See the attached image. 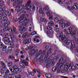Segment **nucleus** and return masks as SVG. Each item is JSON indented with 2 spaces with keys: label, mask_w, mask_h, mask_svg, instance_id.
Wrapping results in <instances>:
<instances>
[{
  "label": "nucleus",
  "mask_w": 78,
  "mask_h": 78,
  "mask_svg": "<svg viewBox=\"0 0 78 78\" xmlns=\"http://www.w3.org/2000/svg\"><path fill=\"white\" fill-rule=\"evenodd\" d=\"M42 51L41 50H40V51H39V52L38 53L39 54V55H42Z\"/></svg>",
  "instance_id": "864d4df0"
},
{
  "label": "nucleus",
  "mask_w": 78,
  "mask_h": 78,
  "mask_svg": "<svg viewBox=\"0 0 78 78\" xmlns=\"http://www.w3.org/2000/svg\"><path fill=\"white\" fill-rule=\"evenodd\" d=\"M17 78H22V75H19L17 76Z\"/></svg>",
  "instance_id": "774afa93"
},
{
  "label": "nucleus",
  "mask_w": 78,
  "mask_h": 78,
  "mask_svg": "<svg viewBox=\"0 0 78 78\" xmlns=\"http://www.w3.org/2000/svg\"><path fill=\"white\" fill-rule=\"evenodd\" d=\"M54 30L55 31V32H59V29L58 28H56V27H55L54 28Z\"/></svg>",
  "instance_id": "e433bc0d"
},
{
  "label": "nucleus",
  "mask_w": 78,
  "mask_h": 78,
  "mask_svg": "<svg viewBox=\"0 0 78 78\" xmlns=\"http://www.w3.org/2000/svg\"><path fill=\"white\" fill-rule=\"evenodd\" d=\"M31 3V2L30 1H29L26 4V6L27 7H28V6H30V8H31V6L30 5Z\"/></svg>",
  "instance_id": "4be33fe9"
},
{
  "label": "nucleus",
  "mask_w": 78,
  "mask_h": 78,
  "mask_svg": "<svg viewBox=\"0 0 78 78\" xmlns=\"http://www.w3.org/2000/svg\"><path fill=\"white\" fill-rule=\"evenodd\" d=\"M45 76L47 78H51L52 77L50 73H46L45 74Z\"/></svg>",
  "instance_id": "2eb2a0df"
},
{
  "label": "nucleus",
  "mask_w": 78,
  "mask_h": 78,
  "mask_svg": "<svg viewBox=\"0 0 78 78\" xmlns=\"http://www.w3.org/2000/svg\"><path fill=\"white\" fill-rule=\"evenodd\" d=\"M61 70V67H59V68H58L57 69V72L58 73H59V72H60V71Z\"/></svg>",
  "instance_id": "de8ad7c7"
},
{
  "label": "nucleus",
  "mask_w": 78,
  "mask_h": 78,
  "mask_svg": "<svg viewBox=\"0 0 78 78\" xmlns=\"http://www.w3.org/2000/svg\"><path fill=\"white\" fill-rule=\"evenodd\" d=\"M66 70H66V69H65V70L62 69V70L61 73H65V72H66Z\"/></svg>",
  "instance_id": "603ef678"
},
{
  "label": "nucleus",
  "mask_w": 78,
  "mask_h": 78,
  "mask_svg": "<svg viewBox=\"0 0 78 78\" xmlns=\"http://www.w3.org/2000/svg\"><path fill=\"white\" fill-rule=\"evenodd\" d=\"M48 26H53L54 25V23L52 21H50L49 23H48Z\"/></svg>",
  "instance_id": "a211bd4d"
},
{
  "label": "nucleus",
  "mask_w": 78,
  "mask_h": 78,
  "mask_svg": "<svg viewBox=\"0 0 78 78\" xmlns=\"http://www.w3.org/2000/svg\"><path fill=\"white\" fill-rule=\"evenodd\" d=\"M7 40H8V41H9V42H11V41H12V38H7V37H4V38H3V40H5V39H6Z\"/></svg>",
  "instance_id": "5701e85b"
},
{
  "label": "nucleus",
  "mask_w": 78,
  "mask_h": 78,
  "mask_svg": "<svg viewBox=\"0 0 78 78\" xmlns=\"http://www.w3.org/2000/svg\"><path fill=\"white\" fill-rule=\"evenodd\" d=\"M20 67H23V66H24L23 65V64H22V62H20Z\"/></svg>",
  "instance_id": "052dcab7"
},
{
  "label": "nucleus",
  "mask_w": 78,
  "mask_h": 78,
  "mask_svg": "<svg viewBox=\"0 0 78 78\" xmlns=\"http://www.w3.org/2000/svg\"><path fill=\"white\" fill-rule=\"evenodd\" d=\"M40 21H41V22H45L46 20H46V19L45 18H41L40 19Z\"/></svg>",
  "instance_id": "cd10ccee"
},
{
  "label": "nucleus",
  "mask_w": 78,
  "mask_h": 78,
  "mask_svg": "<svg viewBox=\"0 0 78 78\" xmlns=\"http://www.w3.org/2000/svg\"><path fill=\"white\" fill-rule=\"evenodd\" d=\"M63 66V63H57V65L56 66V67H62V66Z\"/></svg>",
  "instance_id": "4468645a"
},
{
  "label": "nucleus",
  "mask_w": 78,
  "mask_h": 78,
  "mask_svg": "<svg viewBox=\"0 0 78 78\" xmlns=\"http://www.w3.org/2000/svg\"><path fill=\"white\" fill-rule=\"evenodd\" d=\"M74 40L76 41V43L77 44L78 43V38L75 37H74V38H73Z\"/></svg>",
  "instance_id": "c9c22d12"
},
{
  "label": "nucleus",
  "mask_w": 78,
  "mask_h": 78,
  "mask_svg": "<svg viewBox=\"0 0 78 78\" xmlns=\"http://www.w3.org/2000/svg\"><path fill=\"white\" fill-rule=\"evenodd\" d=\"M28 73L29 75H32V76H34V73L32 72L29 73L28 72Z\"/></svg>",
  "instance_id": "a19ab883"
},
{
  "label": "nucleus",
  "mask_w": 78,
  "mask_h": 78,
  "mask_svg": "<svg viewBox=\"0 0 78 78\" xmlns=\"http://www.w3.org/2000/svg\"><path fill=\"white\" fill-rule=\"evenodd\" d=\"M12 73V74L13 75H16L17 74V71H15L14 70V69H12V70L11 71Z\"/></svg>",
  "instance_id": "393cba45"
},
{
  "label": "nucleus",
  "mask_w": 78,
  "mask_h": 78,
  "mask_svg": "<svg viewBox=\"0 0 78 78\" xmlns=\"http://www.w3.org/2000/svg\"><path fill=\"white\" fill-rule=\"evenodd\" d=\"M49 48V47L48 46V45L46 46L44 48V50L45 51H47Z\"/></svg>",
  "instance_id": "4c0bfd02"
},
{
  "label": "nucleus",
  "mask_w": 78,
  "mask_h": 78,
  "mask_svg": "<svg viewBox=\"0 0 78 78\" xmlns=\"http://www.w3.org/2000/svg\"><path fill=\"white\" fill-rule=\"evenodd\" d=\"M28 44H29V43H30V42H31V40L30 38H29L27 39Z\"/></svg>",
  "instance_id": "bf43d9fd"
},
{
  "label": "nucleus",
  "mask_w": 78,
  "mask_h": 78,
  "mask_svg": "<svg viewBox=\"0 0 78 78\" xmlns=\"http://www.w3.org/2000/svg\"><path fill=\"white\" fill-rule=\"evenodd\" d=\"M68 38L66 37V36L63 35L61 37V39L63 42H66L68 39Z\"/></svg>",
  "instance_id": "ddd939ff"
},
{
  "label": "nucleus",
  "mask_w": 78,
  "mask_h": 78,
  "mask_svg": "<svg viewBox=\"0 0 78 78\" xmlns=\"http://www.w3.org/2000/svg\"><path fill=\"white\" fill-rule=\"evenodd\" d=\"M22 4V1H20V0H16V2H14L13 5V6H16L17 5H21Z\"/></svg>",
  "instance_id": "6e6552de"
},
{
  "label": "nucleus",
  "mask_w": 78,
  "mask_h": 78,
  "mask_svg": "<svg viewBox=\"0 0 78 78\" xmlns=\"http://www.w3.org/2000/svg\"><path fill=\"white\" fill-rule=\"evenodd\" d=\"M1 16L2 17H3V20H4L5 21H7L8 19H7V18L6 17V16H7L6 14L5 13H4L2 15H1Z\"/></svg>",
  "instance_id": "9b49d317"
},
{
  "label": "nucleus",
  "mask_w": 78,
  "mask_h": 78,
  "mask_svg": "<svg viewBox=\"0 0 78 78\" xmlns=\"http://www.w3.org/2000/svg\"><path fill=\"white\" fill-rule=\"evenodd\" d=\"M10 72H9V70L7 69L6 70V72L5 73V74L6 75H4V78H6V76H7V75H8V74Z\"/></svg>",
  "instance_id": "6ab92c4d"
},
{
  "label": "nucleus",
  "mask_w": 78,
  "mask_h": 78,
  "mask_svg": "<svg viewBox=\"0 0 78 78\" xmlns=\"http://www.w3.org/2000/svg\"><path fill=\"white\" fill-rule=\"evenodd\" d=\"M47 14L48 17H50V12H47Z\"/></svg>",
  "instance_id": "0e129e2a"
},
{
  "label": "nucleus",
  "mask_w": 78,
  "mask_h": 78,
  "mask_svg": "<svg viewBox=\"0 0 78 78\" xmlns=\"http://www.w3.org/2000/svg\"><path fill=\"white\" fill-rule=\"evenodd\" d=\"M39 13H40V14H42V12H43L42 11V9H39Z\"/></svg>",
  "instance_id": "3c124183"
},
{
  "label": "nucleus",
  "mask_w": 78,
  "mask_h": 78,
  "mask_svg": "<svg viewBox=\"0 0 78 78\" xmlns=\"http://www.w3.org/2000/svg\"><path fill=\"white\" fill-rule=\"evenodd\" d=\"M66 27H69V26H70V23L69 22H67V23H65Z\"/></svg>",
  "instance_id": "473e14b6"
},
{
  "label": "nucleus",
  "mask_w": 78,
  "mask_h": 78,
  "mask_svg": "<svg viewBox=\"0 0 78 78\" xmlns=\"http://www.w3.org/2000/svg\"><path fill=\"white\" fill-rule=\"evenodd\" d=\"M30 36V34L26 32L24 33L23 35V39H25L26 37H28Z\"/></svg>",
  "instance_id": "9d476101"
},
{
  "label": "nucleus",
  "mask_w": 78,
  "mask_h": 78,
  "mask_svg": "<svg viewBox=\"0 0 78 78\" xmlns=\"http://www.w3.org/2000/svg\"><path fill=\"white\" fill-rule=\"evenodd\" d=\"M1 23L2 25H4V24L5 23V22L4 21H1Z\"/></svg>",
  "instance_id": "680f3d73"
},
{
  "label": "nucleus",
  "mask_w": 78,
  "mask_h": 78,
  "mask_svg": "<svg viewBox=\"0 0 78 78\" xmlns=\"http://www.w3.org/2000/svg\"><path fill=\"white\" fill-rule=\"evenodd\" d=\"M22 62L23 64H24L25 66H28V62H25V60H23L22 61Z\"/></svg>",
  "instance_id": "7c9ffc66"
},
{
  "label": "nucleus",
  "mask_w": 78,
  "mask_h": 78,
  "mask_svg": "<svg viewBox=\"0 0 78 78\" xmlns=\"http://www.w3.org/2000/svg\"><path fill=\"white\" fill-rule=\"evenodd\" d=\"M48 19L49 20H50V19L53 20V19H54V17L53 16H51L50 17H49Z\"/></svg>",
  "instance_id": "49530a36"
},
{
  "label": "nucleus",
  "mask_w": 78,
  "mask_h": 78,
  "mask_svg": "<svg viewBox=\"0 0 78 78\" xmlns=\"http://www.w3.org/2000/svg\"><path fill=\"white\" fill-rule=\"evenodd\" d=\"M30 53L29 54V55L30 56H32L33 55H34V54H36V53H37L38 50L36 49L34 50V49H33L30 51Z\"/></svg>",
  "instance_id": "0eeeda50"
},
{
  "label": "nucleus",
  "mask_w": 78,
  "mask_h": 78,
  "mask_svg": "<svg viewBox=\"0 0 78 78\" xmlns=\"http://www.w3.org/2000/svg\"><path fill=\"white\" fill-rule=\"evenodd\" d=\"M7 66L8 67H11V66H12V62H9Z\"/></svg>",
  "instance_id": "bb28decb"
},
{
  "label": "nucleus",
  "mask_w": 78,
  "mask_h": 78,
  "mask_svg": "<svg viewBox=\"0 0 78 78\" xmlns=\"http://www.w3.org/2000/svg\"><path fill=\"white\" fill-rule=\"evenodd\" d=\"M5 45H8V44H9V41H6L5 42Z\"/></svg>",
  "instance_id": "5fc2aeb1"
},
{
  "label": "nucleus",
  "mask_w": 78,
  "mask_h": 78,
  "mask_svg": "<svg viewBox=\"0 0 78 78\" xmlns=\"http://www.w3.org/2000/svg\"><path fill=\"white\" fill-rule=\"evenodd\" d=\"M38 38H39V37L37 36L35 38L33 39V41H34L35 43H36V42L38 43V42H39L40 41L38 39Z\"/></svg>",
  "instance_id": "f8f14e48"
},
{
  "label": "nucleus",
  "mask_w": 78,
  "mask_h": 78,
  "mask_svg": "<svg viewBox=\"0 0 78 78\" xmlns=\"http://www.w3.org/2000/svg\"><path fill=\"white\" fill-rule=\"evenodd\" d=\"M8 78H12V74H9L8 76Z\"/></svg>",
  "instance_id": "69168bd1"
},
{
  "label": "nucleus",
  "mask_w": 78,
  "mask_h": 78,
  "mask_svg": "<svg viewBox=\"0 0 78 78\" xmlns=\"http://www.w3.org/2000/svg\"><path fill=\"white\" fill-rule=\"evenodd\" d=\"M66 0H58V3L60 4H62V2H66Z\"/></svg>",
  "instance_id": "c85d7f7f"
},
{
  "label": "nucleus",
  "mask_w": 78,
  "mask_h": 78,
  "mask_svg": "<svg viewBox=\"0 0 78 78\" xmlns=\"http://www.w3.org/2000/svg\"><path fill=\"white\" fill-rule=\"evenodd\" d=\"M69 32H68V31ZM67 30L66 29H64V32L65 33V34L67 35V36H69L70 34L71 36H74V35H75V33L74 31L73 32H72V28L71 27H69L68 29Z\"/></svg>",
  "instance_id": "f03ea898"
},
{
  "label": "nucleus",
  "mask_w": 78,
  "mask_h": 78,
  "mask_svg": "<svg viewBox=\"0 0 78 78\" xmlns=\"http://www.w3.org/2000/svg\"><path fill=\"white\" fill-rule=\"evenodd\" d=\"M15 10L16 11H17L18 12H19V11H20V8H19V6L18 5L15 8Z\"/></svg>",
  "instance_id": "aec40b11"
},
{
  "label": "nucleus",
  "mask_w": 78,
  "mask_h": 78,
  "mask_svg": "<svg viewBox=\"0 0 78 78\" xmlns=\"http://www.w3.org/2000/svg\"><path fill=\"white\" fill-rule=\"evenodd\" d=\"M57 70V68L56 67L54 66V67L52 69V70L53 71V72H55L56 70Z\"/></svg>",
  "instance_id": "72a5a7b5"
},
{
  "label": "nucleus",
  "mask_w": 78,
  "mask_h": 78,
  "mask_svg": "<svg viewBox=\"0 0 78 78\" xmlns=\"http://www.w3.org/2000/svg\"><path fill=\"white\" fill-rule=\"evenodd\" d=\"M51 49H50L47 52V55H48V54H50V53L51 52Z\"/></svg>",
  "instance_id": "79ce46f5"
},
{
  "label": "nucleus",
  "mask_w": 78,
  "mask_h": 78,
  "mask_svg": "<svg viewBox=\"0 0 78 78\" xmlns=\"http://www.w3.org/2000/svg\"><path fill=\"white\" fill-rule=\"evenodd\" d=\"M23 43L25 44H28V40L27 39H25L23 41Z\"/></svg>",
  "instance_id": "c756f323"
},
{
  "label": "nucleus",
  "mask_w": 78,
  "mask_h": 78,
  "mask_svg": "<svg viewBox=\"0 0 78 78\" xmlns=\"http://www.w3.org/2000/svg\"><path fill=\"white\" fill-rule=\"evenodd\" d=\"M14 52L16 56H18L19 53V50L18 49H16L15 50Z\"/></svg>",
  "instance_id": "dca6fc26"
},
{
  "label": "nucleus",
  "mask_w": 78,
  "mask_h": 78,
  "mask_svg": "<svg viewBox=\"0 0 78 78\" xmlns=\"http://www.w3.org/2000/svg\"><path fill=\"white\" fill-rule=\"evenodd\" d=\"M62 61H63V58H61L59 60V62H61Z\"/></svg>",
  "instance_id": "e2e57ef3"
},
{
  "label": "nucleus",
  "mask_w": 78,
  "mask_h": 78,
  "mask_svg": "<svg viewBox=\"0 0 78 78\" xmlns=\"http://www.w3.org/2000/svg\"><path fill=\"white\" fill-rule=\"evenodd\" d=\"M48 54H46L45 56V57L43 59V61L44 62H45L46 63H47V62H48V61L49 60H50V58H48Z\"/></svg>",
  "instance_id": "1a4fd4ad"
},
{
  "label": "nucleus",
  "mask_w": 78,
  "mask_h": 78,
  "mask_svg": "<svg viewBox=\"0 0 78 78\" xmlns=\"http://www.w3.org/2000/svg\"><path fill=\"white\" fill-rule=\"evenodd\" d=\"M13 30L14 32H16V28L15 27H14V26L13 27Z\"/></svg>",
  "instance_id": "4d7b16f0"
},
{
  "label": "nucleus",
  "mask_w": 78,
  "mask_h": 78,
  "mask_svg": "<svg viewBox=\"0 0 78 78\" xmlns=\"http://www.w3.org/2000/svg\"><path fill=\"white\" fill-rule=\"evenodd\" d=\"M24 7V5H23L20 6H19V8H20V10L22 9Z\"/></svg>",
  "instance_id": "a18cd8bd"
},
{
  "label": "nucleus",
  "mask_w": 78,
  "mask_h": 78,
  "mask_svg": "<svg viewBox=\"0 0 78 78\" xmlns=\"http://www.w3.org/2000/svg\"><path fill=\"white\" fill-rule=\"evenodd\" d=\"M55 22H58L59 21V20L58 17H56L55 18Z\"/></svg>",
  "instance_id": "2f4dec72"
},
{
  "label": "nucleus",
  "mask_w": 78,
  "mask_h": 78,
  "mask_svg": "<svg viewBox=\"0 0 78 78\" xmlns=\"http://www.w3.org/2000/svg\"><path fill=\"white\" fill-rule=\"evenodd\" d=\"M5 30L4 29L1 30H0V33H5Z\"/></svg>",
  "instance_id": "13d9d810"
},
{
  "label": "nucleus",
  "mask_w": 78,
  "mask_h": 78,
  "mask_svg": "<svg viewBox=\"0 0 78 78\" xmlns=\"http://www.w3.org/2000/svg\"><path fill=\"white\" fill-rule=\"evenodd\" d=\"M47 61V62H48V63L46 65L47 68H48L50 66V65L51 66H54L55 63V61H52V60H48Z\"/></svg>",
  "instance_id": "423d86ee"
},
{
  "label": "nucleus",
  "mask_w": 78,
  "mask_h": 78,
  "mask_svg": "<svg viewBox=\"0 0 78 78\" xmlns=\"http://www.w3.org/2000/svg\"><path fill=\"white\" fill-rule=\"evenodd\" d=\"M78 69V64H76L75 65V67L73 65L72 66V64H69V63H66L65 65V69L66 70L69 69L71 71H73L75 69Z\"/></svg>",
  "instance_id": "f257e3e1"
},
{
  "label": "nucleus",
  "mask_w": 78,
  "mask_h": 78,
  "mask_svg": "<svg viewBox=\"0 0 78 78\" xmlns=\"http://www.w3.org/2000/svg\"><path fill=\"white\" fill-rule=\"evenodd\" d=\"M47 29L48 30H51L52 29V28L51 27H47Z\"/></svg>",
  "instance_id": "8fccbe9b"
},
{
  "label": "nucleus",
  "mask_w": 78,
  "mask_h": 78,
  "mask_svg": "<svg viewBox=\"0 0 78 78\" xmlns=\"http://www.w3.org/2000/svg\"><path fill=\"white\" fill-rule=\"evenodd\" d=\"M10 58L12 59V60H14V59L15 58H14V57L12 56H10Z\"/></svg>",
  "instance_id": "6e6d98bb"
},
{
  "label": "nucleus",
  "mask_w": 78,
  "mask_h": 78,
  "mask_svg": "<svg viewBox=\"0 0 78 78\" xmlns=\"http://www.w3.org/2000/svg\"><path fill=\"white\" fill-rule=\"evenodd\" d=\"M4 45L2 42L0 43V48H2Z\"/></svg>",
  "instance_id": "c03bdc74"
},
{
  "label": "nucleus",
  "mask_w": 78,
  "mask_h": 78,
  "mask_svg": "<svg viewBox=\"0 0 78 78\" xmlns=\"http://www.w3.org/2000/svg\"><path fill=\"white\" fill-rule=\"evenodd\" d=\"M3 11V9H2V8H0V15H2L3 14V13L2 12V11Z\"/></svg>",
  "instance_id": "58836bf2"
},
{
  "label": "nucleus",
  "mask_w": 78,
  "mask_h": 78,
  "mask_svg": "<svg viewBox=\"0 0 78 78\" xmlns=\"http://www.w3.org/2000/svg\"><path fill=\"white\" fill-rule=\"evenodd\" d=\"M32 10L33 11H35L36 10V7L34 6H33L32 8Z\"/></svg>",
  "instance_id": "338daca9"
},
{
  "label": "nucleus",
  "mask_w": 78,
  "mask_h": 78,
  "mask_svg": "<svg viewBox=\"0 0 78 78\" xmlns=\"http://www.w3.org/2000/svg\"><path fill=\"white\" fill-rule=\"evenodd\" d=\"M28 23L27 22H25L23 23L22 24L20 25L19 27V30L21 33H23L25 31L26 29V25H27Z\"/></svg>",
  "instance_id": "7ed1b4c3"
},
{
  "label": "nucleus",
  "mask_w": 78,
  "mask_h": 78,
  "mask_svg": "<svg viewBox=\"0 0 78 78\" xmlns=\"http://www.w3.org/2000/svg\"><path fill=\"white\" fill-rule=\"evenodd\" d=\"M62 28H65V27H66V23H63L62 24Z\"/></svg>",
  "instance_id": "ea45409f"
},
{
  "label": "nucleus",
  "mask_w": 78,
  "mask_h": 78,
  "mask_svg": "<svg viewBox=\"0 0 78 78\" xmlns=\"http://www.w3.org/2000/svg\"><path fill=\"white\" fill-rule=\"evenodd\" d=\"M49 9V8L48 7H45L44 8L43 10L44 11H48Z\"/></svg>",
  "instance_id": "f704fd0d"
},
{
  "label": "nucleus",
  "mask_w": 78,
  "mask_h": 78,
  "mask_svg": "<svg viewBox=\"0 0 78 78\" xmlns=\"http://www.w3.org/2000/svg\"><path fill=\"white\" fill-rule=\"evenodd\" d=\"M65 41V43H66L67 45H69L71 42V48H75V43L74 42V41H73L71 40V41L68 38V40Z\"/></svg>",
  "instance_id": "20e7f679"
},
{
  "label": "nucleus",
  "mask_w": 78,
  "mask_h": 78,
  "mask_svg": "<svg viewBox=\"0 0 78 78\" xmlns=\"http://www.w3.org/2000/svg\"><path fill=\"white\" fill-rule=\"evenodd\" d=\"M12 68L14 69V70H15L16 72H17V71L19 70V68L16 66H13Z\"/></svg>",
  "instance_id": "f3484780"
},
{
  "label": "nucleus",
  "mask_w": 78,
  "mask_h": 78,
  "mask_svg": "<svg viewBox=\"0 0 78 78\" xmlns=\"http://www.w3.org/2000/svg\"><path fill=\"white\" fill-rule=\"evenodd\" d=\"M13 20L14 22L17 21L19 23H22V22H24V21H26V20H27L26 19L24 18V17H21L19 18L17 20H15L14 19Z\"/></svg>",
  "instance_id": "39448f33"
},
{
  "label": "nucleus",
  "mask_w": 78,
  "mask_h": 78,
  "mask_svg": "<svg viewBox=\"0 0 78 78\" xmlns=\"http://www.w3.org/2000/svg\"><path fill=\"white\" fill-rule=\"evenodd\" d=\"M10 47L12 48H14V43L12 42H10Z\"/></svg>",
  "instance_id": "a878e982"
},
{
  "label": "nucleus",
  "mask_w": 78,
  "mask_h": 78,
  "mask_svg": "<svg viewBox=\"0 0 78 78\" xmlns=\"http://www.w3.org/2000/svg\"><path fill=\"white\" fill-rule=\"evenodd\" d=\"M1 64L2 66H3L4 67H6V64H5L3 62L1 61Z\"/></svg>",
  "instance_id": "b1692460"
},
{
  "label": "nucleus",
  "mask_w": 78,
  "mask_h": 78,
  "mask_svg": "<svg viewBox=\"0 0 78 78\" xmlns=\"http://www.w3.org/2000/svg\"><path fill=\"white\" fill-rule=\"evenodd\" d=\"M2 50L3 51H5L6 50V49H7V46L4 45L3 47L2 48Z\"/></svg>",
  "instance_id": "412c9836"
},
{
  "label": "nucleus",
  "mask_w": 78,
  "mask_h": 78,
  "mask_svg": "<svg viewBox=\"0 0 78 78\" xmlns=\"http://www.w3.org/2000/svg\"><path fill=\"white\" fill-rule=\"evenodd\" d=\"M26 9L27 10V12H31V11L30 9H29V8H26Z\"/></svg>",
  "instance_id": "37998d69"
},
{
  "label": "nucleus",
  "mask_w": 78,
  "mask_h": 78,
  "mask_svg": "<svg viewBox=\"0 0 78 78\" xmlns=\"http://www.w3.org/2000/svg\"><path fill=\"white\" fill-rule=\"evenodd\" d=\"M5 67H3L2 66L1 67V70H3V71L5 70Z\"/></svg>",
  "instance_id": "09e8293b"
}]
</instances>
